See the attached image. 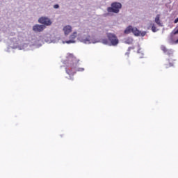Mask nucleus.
I'll return each instance as SVG.
<instances>
[{
    "instance_id": "nucleus-1",
    "label": "nucleus",
    "mask_w": 178,
    "mask_h": 178,
    "mask_svg": "<svg viewBox=\"0 0 178 178\" xmlns=\"http://www.w3.org/2000/svg\"><path fill=\"white\" fill-rule=\"evenodd\" d=\"M38 23L44 24V26H51V24H52V21L47 17H42L39 18Z\"/></svg>"
},
{
    "instance_id": "nucleus-2",
    "label": "nucleus",
    "mask_w": 178,
    "mask_h": 178,
    "mask_svg": "<svg viewBox=\"0 0 178 178\" xmlns=\"http://www.w3.org/2000/svg\"><path fill=\"white\" fill-rule=\"evenodd\" d=\"M122 9V3L119 2H114L112 3V13H118Z\"/></svg>"
},
{
    "instance_id": "nucleus-3",
    "label": "nucleus",
    "mask_w": 178,
    "mask_h": 178,
    "mask_svg": "<svg viewBox=\"0 0 178 178\" xmlns=\"http://www.w3.org/2000/svg\"><path fill=\"white\" fill-rule=\"evenodd\" d=\"M44 29L45 25L35 24L33 26V30L35 33H41V31H44Z\"/></svg>"
},
{
    "instance_id": "nucleus-4",
    "label": "nucleus",
    "mask_w": 178,
    "mask_h": 178,
    "mask_svg": "<svg viewBox=\"0 0 178 178\" xmlns=\"http://www.w3.org/2000/svg\"><path fill=\"white\" fill-rule=\"evenodd\" d=\"M161 49L166 55H168L169 56H173V50L172 49H168V48H166L165 47V45H161Z\"/></svg>"
},
{
    "instance_id": "nucleus-5",
    "label": "nucleus",
    "mask_w": 178,
    "mask_h": 178,
    "mask_svg": "<svg viewBox=\"0 0 178 178\" xmlns=\"http://www.w3.org/2000/svg\"><path fill=\"white\" fill-rule=\"evenodd\" d=\"M175 62H176V60L175 59H167L164 63L165 69H169V67H172V66H175Z\"/></svg>"
},
{
    "instance_id": "nucleus-6",
    "label": "nucleus",
    "mask_w": 178,
    "mask_h": 178,
    "mask_svg": "<svg viewBox=\"0 0 178 178\" xmlns=\"http://www.w3.org/2000/svg\"><path fill=\"white\" fill-rule=\"evenodd\" d=\"M76 37H77V32H74L70 36V40L65 41V44H74L76 41L74 40L76 39Z\"/></svg>"
},
{
    "instance_id": "nucleus-7",
    "label": "nucleus",
    "mask_w": 178,
    "mask_h": 178,
    "mask_svg": "<svg viewBox=\"0 0 178 178\" xmlns=\"http://www.w3.org/2000/svg\"><path fill=\"white\" fill-rule=\"evenodd\" d=\"M112 34H108V39L103 40V44H105L106 45H112V38L111 37Z\"/></svg>"
},
{
    "instance_id": "nucleus-8",
    "label": "nucleus",
    "mask_w": 178,
    "mask_h": 178,
    "mask_svg": "<svg viewBox=\"0 0 178 178\" xmlns=\"http://www.w3.org/2000/svg\"><path fill=\"white\" fill-rule=\"evenodd\" d=\"M63 31L65 35H68L72 33V27L70 25L64 26Z\"/></svg>"
},
{
    "instance_id": "nucleus-9",
    "label": "nucleus",
    "mask_w": 178,
    "mask_h": 178,
    "mask_svg": "<svg viewBox=\"0 0 178 178\" xmlns=\"http://www.w3.org/2000/svg\"><path fill=\"white\" fill-rule=\"evenodd\" d=\"M118 44H119V39H118V38L113 34L112 35V45L113 47H116V45H118Z\"/></svg>"
},
{
    "instance_id": "nucleus-10",
    "label": "nucleus",
    "mask_w": 178,
    "mask_h": 178,
    "mask_svg": "<svg viewBox=\"0 0 178 178\" xmlns=\"http://www.w3.org/2000/svg\"><path fill=\"white\" fill-rule=\"evenodd\" d=\"M81 42H83V44H90L91 42H90V35H88L86 38L83 37L81 39Z\"/></svg>"
},
{
    "instance_id": "nucleus-11",
    "label": "nucleus",
    "mask_w": 178,
    "mask_h": 178,
    "mask_svg": "<svg viewBox=\"0 0 178 178\" xmlns=\"http://www.w3.org/2000/svg\"><path fill=\"white\" fill-rule=\"evenodd\" d=\"M161 15H157L155 17V23L158 24V26H162V23H161Z\"/></svg>"
},
{
    "instance_id": "nucleus-12",
    "label": "nucleus",
    "mask_w": 178,
    "mask_h": 178,
    "mask_svg": "<svg viewBox=\"0 0 178 178\" xmlns=\"http://www.w3.org/2000/svg\"><path fill=\"white\" fill-rule=\"evenodd\" d=\"M133 31V26H129L124 31V34H130Z\"/></svg>"
},
{
    "instance_id": "nucleus-13",
    "label": "nucleus",
    "mask_w": 178,
    "mask_h": 178,
    "mask_svg": "<svg viewBox=\"0 0 178 178\" xmlns=\"http://www.w3.org/2000/svg\"><path fill=\"white\" fill-rule=\"evenodd\" d=\"M132 33L134 34V35H140V31L137 29V28H132Z\"/></svg>"
},
{
    "instance_id": "nucleus-14",
    "label": "nucleus",
    "mask_w": 178,
    "mask_h": 178,
    "mask_svg": "<svg viewBox=\"0 0 178 178\" xmlns=\"http://www.w3.org/2000/svg\"><path fill=\"white\" fill-rule=\"evenodd\" d=\"M152 31H153V33H156L157 31L156 26H155L154 24H152Z\"/></svg>"
},
{
    "instance_id": "nucleus-15",
    "label": "nucleus",
    "mask_w": 178,
    "mask_h": 178,
    "mask_svg": "<svg viewBox=\"0 0 178 178\" xmlns=\"http://www.w3.org/2000/svg\"><path fill=\"white\" fill-rule=\"evenodd\" d=\"M124 41L126 44H130V38H125Z\"/></svg>"
},
{
    "instance_id": "nucleus-16",
    "label": "nucleus",
    "mask_w": 178,
    "mask_h": 178,
    "mask_svg": "<svg viewBox=\"0 0 178 178\" xmlns=\"http://www.w3.org/2000/svg\"><path fill=\"white\" fill-rule=\"evenodd\" d=\"M66 72L67 73V74H72L70 70H66Z\"/></svg>"
},
{
    "instance_id": "nucleus-17",
    "label": "nucleus",
    "mask_w": 178,
    "mask_h": 178,
    "mask_svg": "<svg viewBox=\"0 0 178 178\" xmlns=\"http://www.w3.org/2000/svg\"><path fill=\"white\" fill-rule=\"evenodd\" d=\"M54 9H58L59 8V5L56 4L54 6Z\"/></svg>"
},
{
    "instance_id": "nucleus-18",
    "label": "nucleus",
    "mask_w": 178,
    "mask_h": 178,
    "mask_svg": "<svg viewBox=\"0 0 178 178\" xmlns=\"http://www.w3.org/2000/svg\"><path fill=\"white\" fill-rule=\"evenodd\" d=\"M108 12H112V7H109L108 8Z\"/></svg>"
},
{
    "instance_id": "nucleus-19",
    "label": "nucleus",
    "mask_w": 178,
    "mask_h": 178,
    "mask_svg": "<svg viewBox=\"0 0 178 178\" xmlns=\"http://www.w3.org/2000/svg\"><path fill=\"white\" fill-rule=\"evenodd\" d=\"M174 23H178V17L175 19Z\"/></svg>"
},
{
    "instance_id": "nucleus-20",
    "label": "nucleus",
    "mask_w": 178,
    "mask_h": 178,
    "mask_svg": "<svg viewBox=\"0 0 178 178\" xmlns=\"http://www.w3.org/2000/svg\"><path fill=\"white\" fill-rule=\"evenodd\" d=\"M70 56L71 58H75V57H74V56H73V55H72V54H70Z\"/></svg>"
},
{
    "instance_id": "nucleus-21",
    "label": "nucleus",
    "mask_w": 178,
    "mask_h": 178,
    "mask_svg": "<svg viewBox=\"0 0 178 178\" xmlns=\"http://www.w3.org/2000/svg\"><path fill=\"white\" fill-rule=\"evenodd\" d=\"M129 54H130V53H127L126 55H129Z\"/></svg>"
},
{
    "instance_id": "nucleus-22",
    "label": "nucleus",
    "mask_w": 178,
    "mask_h": 178,
    "mask_svg": "<svg viewBox=\"0 0 178 178\" xmlns=\"http://www.w3.org/2000/svg\"><path fill=\"white\" fill-rule=\"evenodd\" d=\"M84 70V69H82V71Z\"/></svg>"
}]
</instances>
